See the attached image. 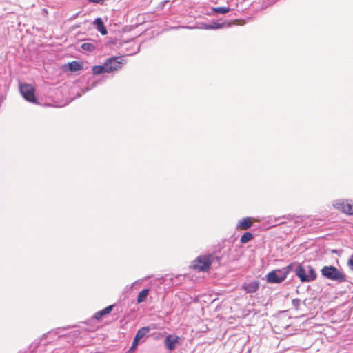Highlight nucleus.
Returning <instances> with one entry per match:
<instances>
[{
	"label": "nucleus",
	"mask_w": 353,
	"mask_h": 353,
	"mask_svg": "<svg viewBox=\"0 0 353 353\" xmlns=\"http://www.w3.org/2000/svg\"><path fill=\"white\" fill-rule=\"evenodd\" d=\"M221 259V257L215 253L200 256L192 262V267L194 270L205 272L209 270L212 262L217 261L218 263H220Z\"/></svg>",
	"instance_id": "nucleus-1"
},
{
	"label": "nucleus",
	"mask_w": 353,
	"mask_h": 353,
	"mask_svg": "<svg viewBox=\"0 0 353 353\" xmlns=\"http://www.w3.org/2000/svg\"><path fill=\"white\" fill-rule=\"evenodd\" d=\"M321 273L323 277L327 279L343 283L346 281L345 274L332 265L324 266L321 270Z\"/></svg>",
	"instance_id": "nucleus-2"
},
{
	"label": "nucleus",
	"mask_w": 353,
	"mask_h": 353,
	"mask_svg": "<svg viewBox=\"0 0 353 353\" xmlns=\"http://www.w3.org/2000/svg\"><path fill=\"white\" fill-rule=\"evenodd\" d=\"M294 272L302 283L312 282L316 279V271L311 265L305 268L301 264L297 265Z\"/></svg>",
	"instance_id": "nucleus-3"
},
{
	"label": "nucleus",
	"mask_w": 353,
	"mask_h": 353,
	"mask_svg": "<svg viewBox=\"0 0 353 353\" xmlns=\"http://www.w3.org/2000/svg\"><path fill=\"white\" fill-rule=\"evenodd\" d=\"M19 91L23 98L31 103H36L37 99L34 96V87L28 83H20Z\"/></svg>",
	"instance_id": "nucleus-4"
},
{
	"label": "nucleus",
	"mask_w": 353,
	"mask_h": 353,
	"mask_svg": "<svg viewBox=\"0 0 353 353\" xmlns=\"http://www.w3.org/2000/svg\"><path fill=\"white\" fill-rule=\"evenodd\" d=\"M285 270L276 269L271 271L266 275V280L270 283H280L286 279Z\"/></svg>",
	"instance_id": "nucleus-5"
},
{
	"label": "nucleus",
	"mask_w": 353,
	"mask_h": 353,
	"mask_svg": "<svg viewBox=\"0 0 353 353\" xmlns=\"http://www.w3.org/2000/svg\"><path fill=\"white\" fill-rule=\"evenodd\" d=\"M333 206L343 213L353 215V203L351 201L337 199L334 201Z\"/></svg>",
	"instance_id": "nucleus-6"
},
{
	"label": "nucleus",
	"mask_w": 353,
	"mask_h": 353,
	"mask_svg": "<svg viewBox=\"0 0 353 353\" xmlns=\"http://www.w3.org/2000/svg\"><path fill=\"white\" fill-rule=\"evenodd\" d=\"M123 59L121 57H111L109 58L105 62L106 73H110L114 71L120 70L122 67Z\"/></svg>",
	"instance_id": "nucleus-7"
},
{
	"label": "nucleus",
	"mask_w": 353,
	"mask_h": 353,
	"mask_svg": "<svg viewBox=\"0 0 353 353\" xmlns=\"http://www.w3.org/2000/svg\"><path fill=\"white\" fill-rule=\"evenodd\" d=\"M180 338L173 334H168L165 340L164 345L166 349L172 351L179 345Z\"/></svg>",
	"instance_id": "nucleus-8"
},
{
	"label": "nucleus",
	"mask_w": 353,
	"mask_h": 353,
	"mask_svg": "<svg viewBox=\"0 0 353 353\" xmlns=\"http://www.w3.org/2000/svg\"><path fill=\"white\" fill-rule=\"evenodd\" d=\"M150 332L149 327H143L139 329L134 338L130 350H134L137 346L140 343L141 340Z\"/></svg>",
	"instance_id": "nucleus-9"
},
{
	"label": "nucleus",
	"mask_w": 353,
	"mask_h": 353,
	"mask_svg": "<svg viewBox=\"0 0 353 353\" xmlns=\"http://www.w3.org/2000/svg\"><path fill=\"white\" fill-rule=\"evenodd\" d=\"M259 281L254 280L245 282L241 288L246 293L252 294L256 292L259 289Z\"/></svg>",
	"instance_id": "nucleus-10"
},
{
	"label": "nucleus",
	"mask_w": 353,
	"mask_h": 353,
	"mask_svg": "<svg viewBox=\"0 0 353 353\" xmlns=\"http://www.w3.org/2000/svg\"><path fill=\"white\" fill-rule=\"evenodd\" d=\"M94 25L96 26L97 29L101 32L102 35L107 34V30L103 24V22L101 18H97L94 21Z\"/></svg>",
	"instance_id": "nucleus-11"
},
{
	"label": "nucleus",
	"mask_w": 353,
	"mask_h": 353,
	"mask_svg": "<svg viewBox=\"0 0 353 353\" xmlns=\"http://www.w3.org/2000/svg\"><path fill=\"white\" fill-rule=\"evenodd\" d=\"M113 307V305H109L105 308L103 309L102 310L96 312L94 314V318L97 320L101 319L103 316L110 314L112 310Z\"/></svg>",
	"instance_id": "nucleus-12"
},
{
	"label": "nucleus",
	"mask_w": 353,
	"mask_h": 353,
	"mask_svg": "<svg viewBox=\"0 0 353 353\" xmlns=\"http://www.w3.org/2000/svg\"><path fill=\"white\" fill-rule=\"evenodd\" d=\"M252 221L250 218L246 217L240 221L237 224V228L247 230L249 229L252 226Z\"/></svg>",
	"instance_id": "nucleus-13"
},
{
	"label": "nucleus",
	"mask_w": 353,
	"mask_h": 353,
	"mask_svg": "<svg viewBox=\"0 0 353 353\" xmlns=\"http://www.w3.org/2000/svg\"><path fill=\"white\" fill-rule=\"evenodd\" d=\"M223 26V23H220L219 22H212L209 24H203V28L207 29V30H216L219 29Z\"/></svg>",
	"instance_id": "nucleus-14"
},
{
	"label": "nucleus",
	"mask_w": 353,
	"mask_h": 353,
	"mask_svg": "<svg viewBox=\"0 0 353 353\" xmlns=\"http://www.w3.org/2000/svg\"><path fill=\"white\" fill-rule=\"evenodd\" d=\"M106 70L107 69L105 63L103 65H95L92 68V73L95 75L105 73L106 72Z\"/></svg>",
	"instance_id": "nucleus-15"
},
{
	"label": "nucleus",
	"mask_w": 353,
	"mask_h": 353,
	"mask_svg": "<svg viewBox=\"0 0 353 353\" xmlns=\"http://www.w3.org/2000/svg\"><path fill=\"white\" fill-rule=\"evenodd\" d=\"M149 290L144 289L142 290L138 294L137 296V303H141L145 301L147 296L148 295Z\"/></svg>",
	"instance_id": "nucleus-16"
},
{
	"label": "nucleus",
	"mask_w": 353,
	"mask_h": 353,
	"mask_svg": "<svg viewBox=\"0 0 353 353\" xmlns=\"http://www.w3.org/2000/svg\"><path fill=\"white\" fill-rule=\"evenodd\" d=\"M81 65L77 61H72L68 63V68L71 72H77L81 69Z\"/></svg>",
	"instance_id": "nucleus-17"
},
{
	"label": "nucleus",
	"mask_w": 353,
	"mask_h": 353,
	"mask_svg": "<svg viewBox=\"0 0 353 353\" xmlns=\"http://www.w3.org/2000/svg\"><path fill=\"white\" fill-rule=\"evenodd\" d=\"M297 265H301L300 263H292L290 264H289L288 265H287L286 267H284L283 268H281L282 270H285L286 272V276H288V274L292 270L294 271L295 268L297 267Z\"/></svg>",
	"instance_id": "nucleus-18"
},
{
	"label": "nucleus",
	"mask_w": 353,
	"mask_h": 353,
	"mask_svg": "<svg viewBox=\"0 0 353 353\" xmlns=\"http://www.w3.org/2000/svg\"><path fill=\"white\" fill-rule=\"evenodd\" d=\"M254 236L250 232H245L241 238V243H246L253 239Z\"/></svg>",
	"instance_id": "nucleus-19"
},
{
	"label": "nucleus",
	"mask_w": 353,
	"mask_h": 353,
	"mask_svg": "<svg viewBox=\"0 0 353 353\" xmlns=\"http://www.w3.org/2000/svg\"><path fill=\"white\" fill-rule=\"evenodd\" d=\"M81 47L83 50L89 52H92L95 49L94 45L91 43H83L81 44Z\"/></svg>",
	"instance_id": "nucleus-20"
},
{
	"label": "nucleus",
	"mask_w": 353,
	"mask_h": 353,
	"mask_svg": "<svg viewBox=\"0 0 353 353\" xmlns=\"http://www.w3.org/2000/svg\"><path fill=\"white\" fill-rule=\"evenodd\" d=\"M214 11L219 14H225L230 11V8L228 7H217L214 8Z\"/></svg>",
	"instance_id": "nucleus-21"
},
{
	"label": "nucleus",
	"mask_w": 353,
	"mask_h": 353,
	"mask_svg": "<svg viewBox=\"0 0 353 353\" xmlns=\"http://www.w3.org/2000/svg\"><path fill=\"white\" fill-rule=\"evenodd\" d=\"M347 265L350 267V268L353 270V255H352L348 260Z\"/></svg>",
	"instance_id": "nucleus-22"
},
{
	"label": "nucleus",
	"mask_w": 353,
	"mask_h": 353,
	"mask_svg": "<svg viewBox=\"0 0 353 353\" xmlns=\"http://www.w3.org/2000/svg\"><path fill=\"white\" fill-rule=\"evenodd\" d=\"M292 303L295 307H298L300 304V300L298 299H295L292 300Z\"/></svg>",
	"instance_id": "nucleus-23"
},
{
	"label": "nucleus",
	"mask_w": 353,
	"mask_h": 353,
	"mask_svg": "<svg viewBox=\"0 0 353 353\" xmlns=\"http://www.w3.org/2000/svg\"><path fill=\"white\" fill-rule=\"evenodd\" d=\"M90 2L95 3H100L103 1V0H89Z\"/></svg>",
	"instance_id": "nucleus-24"
}]
</instances>
